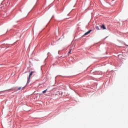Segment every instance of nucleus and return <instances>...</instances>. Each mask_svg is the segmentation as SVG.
Instances as JSON below:
<instances>
[{"label":"nucleus","instance_id":"obj_1","mask_svg":"<svg viewBox=\"0 0 128 128\" xmlns=\"http://www.w3.org/2000/svg\"><path fill=\"white\" fill-rule=\"evenodd\" d=\"M30 72V74H29V76H28V80L27 82V84H28V82H30L29 80H30V76H32V74L34 72Z\"/></svg>","mask_w":128,"mask_h":128},{"label":"nucleus","instance_id":"obj_2","mask_svg":"<svg viewBox=\"0 0 128 128\" xmlns=\"http://www.w3.org/2000/svg\"><path fill=\"white\" fill-rule=\"evenodd\" d=\"M92 30H89L88 31L86 32L84 34V36H88V34H90V32H92Z\"/></svg>","mask_w":128,"mask_h":128},{"label":"nucleus","instance_id":"obj_3","mask_svg":"<svg viewBox=\"0 0 128 128\" xmlns=\"http://www.w3.org/2000/svg\"><path fill=\"white\" fill-rule=\"evenodd\" d=\"M101 28H102V30H106V26H104V24L102 25V26H100Z\"/></svg>","mask_w":128,"mask_h":128},{"label":"nucleus","instance_id":"obj_4","mask_svg":"<svg viewBox=\"0 0 128 128\" xmlns=\"http://www.w3.org/2000/svg\"><path fill=\"white\" fill-rule=\"evenodd\" d=\"M96 28L98 30H100V27H98V26H96Z\"/></svg>","mask_w":128,"mask_h":128},{"label":"nucleus","instance_id":"obj_5","mask_svg":"<svg viewBox=\"0 0 128 128\" xmlns=\"http://www.w3.org/2000/svg\"><path fill=\"white\" fill-rule=\"evenodd\" d=\"M46 90H48V89H46V90L42 91V92L43 94H46Z\"/></svg>","mask_w":128,"mask_h":128},{"label":"nucleus","instance_id":"obj_6","mask_svg":"<svg viewBox=\"0 0 128 128\" xmlns=\"http://www.w3.org/2000/svg\"><path fill=\"white\" fill-rule=\"evenodd\" d=\"M21 88H22V87H20V88H18L16 90H20Z\"/></svg>","mask_w":128,"mask_h":128},{"label":"nucleus","instance_id":"obj_7","mask_svg":"<svg viewBox=\"0 0 128 128\" xmlns=\"http://www.w3.org/2000/svg\"><path fill=\"white\" fill-rule=\"evenodd\" d=\"M70 52H72V49H70L68 54H70Z\"/></svg>","mask_w":128,"mask_h":128}]
</instances>
